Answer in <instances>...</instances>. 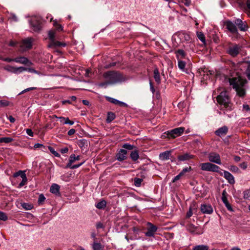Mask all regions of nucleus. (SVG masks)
I'll list each match as a JSON object with an SVG mask.
<instances>
[{
    "mask_svg": "<svg viewBox=\"0 0 250 250\" xmlns=\"http://www.w3.org/2000/svg\"><path fill=\"white\" fill-rule=\"evenodd\" d=\"M7 219L8 218L6 214L2 211H0V220L4 221L7 220Z\"/></svg>",
    "mask_w": 250,
    "mask_h": 250,
    "instance_id": "09e8293b",
    "label": "nucleus"
},
{
    "mask_svg": "<svg viewBox=\"0 0 250 250\" xmlns=\"http://www.w3.org/2000/svg\"><path fill=\"white\" fill-rule=\"evenodd\" d=\"M116 117V115L114 113L112 112H109L107 113V118H106V122L107 123H111L113 120L115 119Z\"/></svg>",
    "mask_w": 250,
    "mask_h": 250,
    "instance_id": "c756f323",
    "label": "nucleus"
},
{
    "mask_svg": "<svg viewBox=\"0 0 250 250\" xmlns=\"http://www.w3.org/2000/svg\"><path fill=\"white\" fill-rule=\"evenodd\" d=\"M246 73L248 78H249V80H250V65H249L248 67Z\"/></svg>",
    "mask_w": 250,
    "mask_h": 250,
    "instance_id": "774afa93",
    "label": "nucleus"
},
{
    "mask_svg": "<svg viewBox=\"0 0 250 250\" xmlns=\"http://www.w3.org/2000/svg\"><path fill=\"white\" fill-rule=\"evenodd\" d=\"M201 211L204 214H210L213 212L212 207L209 204H203L201 205Z\"/></svg>",
    "mask_w": 250,
    "mask_h": 250,
    "instance_id": "9d476101",
    "label": "nucleus"
},
{
    "mask_svg": "<svg viewBox=\"0 0 250 250\" xmlns=\"http://www.w3.org/2000/svg\"><path fill=\"white\" fill-rule=\"evenodd\" d=\"M149 85H150V90L152 91V92L153 93H154L155 90V89H154V88L153 87L152 83L151 80L149 81Z\"/></svg>",
    "mask_w": 250,
    "mask_h": 250,
    "instance_id": "0e129e2a",
    "label": "nucleus"
},
{
    "mask_svg": "<svg viewBox=\"0 0 250 250\" xmlns=\"http://www.w3.org/2000/svg\"><path fill=\"white\" fill-rule=\"evenodd\" d=\"M22 206L27 210H30L32 208V205L25 203L22 205Z\"/></svg>",
    "mask_w": 250,
    "mask_h": 250,
    "instance_id": "864d4df0",
    "label": "nucleus"
},
{
    "mask_svg": "<svg viewBox=\"0 0 250 250\" xmlns=\"http://www.w3.org/2000/svg\"><path fill=\"white\" fill-rule=\"evenodd\" d=\"M122 147L127 150H132L134 147V146L129 144L126 143L124 144Z\"/></svg>",
    "mask_w": 250,
    "mask_h": 250,
    "instance_id": "49530a36",
    "label": "nucleus"
},
{
    "mask_svg": "<svg viewBox=\"0 0 250 250\" xmlns=\"http://www.w3.org/2000/svg\"><path fill=\"white\" fill-rule=\"evenodd\" d=\"M64 124L72 125L74 124V122L70 121L68 118H66L65 121L64 122Z\"/></svg>",
    "mask_w": 250,
    "mask_h": 250,
    "instance_id": "052dcab7",
    "label": "nucleus"
},
{
    "mask_svg": "<svg viewBox=\"0 0 250 250\" xmlns=\"http://www.w3.org/2000/svg\"><path fill=\"white\" fill-rule=\"evenodd\" d=\"M68 152V148L67 147L62 148L61 149V152L62 154L66 153Z\"/></svg>",
    "mask_w": 250,
    "mask_h": 250,
    "instance_id": "69168bd1",
    "label": "nucleus"
},
{
    "mask_svg": "<svg viewBox=\"0 0 250 250\" xmlns=\"http://www.w3.org/2000/svg\"><path fill=\"white\" fill-rule=\"evenodd\" d=\"M13 141V138L11 137H2L0 138V143H9Z\"/></svg>",
    "mask_w": 250,
    "mask_h": 250,
    "instance_id": "4c0bfd02",
    "label": "nucleus"
},
{
    "mask_svg": "<svg viewBox=\"0 0 250 250\" xmlns=\"http://www.w3.org/2000/svg\"><path fill=\"white\" fill-rule=\"evenodd\" d=\"M228 131V128L226 126H223L217 129L216 131V134L221 136L222 135H225Z\"/></svg>",
    "mask_w": 250,
    "mask_h": 250,
    "instance_id": "393cba45",
    "label": "nucleus"
},
{
    "mask_svg": "<svg viewBox=\"0 0 250 250\" xmlns=\"http://www.w3.org/2000/svg\"><path fill=\"white\" fill-rule=\"evenodd\" d=\"M239 167L245 170L248 167V165L246 162H243L239 165Z\"/></svg>",
    "mask_w": 250,
    "mask_h": 250,
    "instance_id": "5fc2aeb1",
    "label": "nucleus"
},
{
    "mask_svg": "<svg viewBox=\"0 0 250 250\" xmlns=\"http://www.w3.org/2000/svg\"><path fill=\"white\" fill-rule=\"evenodd\" d=\"M21 178L22 181L19 184L18 187L21 188L25 185L27 182V177L26 176V174L25 173H22L21 174Z\"/></svg>",
    "mask_w": 250,
    "mask_h": 250,
    "instance_id": "473e14b6",
    "label": "nucleus"
},
{
    "mask_svg": "<svg viewBox=\"0 0 250 250\" xmlns=\"http://www.w3.org/2000/svg\"><path fill=\"white\" fill-rule=\"evenodd\" d=\"M184 130L185 128L183 127L175 128L167 131V135L169 138H176L181 135L183 133Z\"/></svg>",
    "mask_w": 250,
    "mask_h": 250,
    "instance_id": "6e6552de",
    "label": "nucleus"
},
{
    "mask_svg": "<svg viewBox=\"0 0 250 250\" xmlns=\"http://www.w3.org/2000/svg\"><path fill=\"white\" fill-rule=\"evenodd\" d=\"M244 198L245 199H249L250 198V190H247L245 191H244Z\"/></svg>",
    "mask_w": 250,
    "mask_h": 250,
    "instance_id": "8fccbe9b",
    "label": "nucleus"
},
{
    "mask_svg": "<svg viewBox=\"0 0 250 250\" xmlns=\"http://www.w3.org/2000/svg\"><path fill=\"white\" fill-rule=\"evenodd\" d=\"M188 172V167L184 168L183 170L178 174L181 178L186 177L185 173Z\"/></svg>",
    "mask_w": 250,
    "mask_h": 250,
    "instance_id": "3c124183",
    "label": "nucleus"
},
{
    "mask_svg": "<svg viewBox=\"0 0 250 250\" xmlns=\"http://www.w3.org/2000/svg\"><path fill=\"white\" fill-rule=\"evenodd\" d=\"M84 163V162H83L81 163H80L79 164H77V165H71V167H67L66 166V167H69V168H70L71 169H76V168H77L78 167H79L80 166H81L83 163Z\"/></svg>",
    "mask_w": 250,
    "mask_h": 250,
    "instance_id": "603ef678",
    "label": "nucleus"
},
{
    "mask_svg": "<svg viewBox=\"0 0 250 250\" xmlns=\"http://www.w3.org/2000/svg\"><path fill=\"white\" fill-rule=\"evenodd\" d=\"M75 132H76L75 129L72 128L68 131L67 134L69 136H71V135H73L75 133Z\"/></svg>",
    "mask_w": 250,
    "mask_h": 250,
    "instance_id": "680f3d73",
    "label": "nucleus"
},
{
    "mask_svg": "<svg viewBox=\"0 0 250 250\" xmlns=\"http://www.w3.org/2000/svg\"><path fill=\"white\" fill-rule=\"evenodd\" d=\"M66 44L65 42H61L57 41H53L52 42H50L48 45V47L49 48H56L58 47H65Z\"/></svg>",
    "mask_w": 250,
    "mask_h": 250,
    "instance_id": "a211bd4d",
    "label": "nucleus"
},
{
    "mask_svg": "<svg viewBox=\"0 0 250 250\" xmlns=\"http://www.w3.org/2000/svg\"><path fill=\"white\" fill-rule=\"evenodd\" d=\"M190 185L191 186H193V190L194 193L197 194L199 192H201L202 190L203 187L201 184H198L195 181H193L190 183Z\"/></svg>",
    "mask_w": 250,
    "mask_h": 250,
    "instance_id": "dca6fc26",
    "label": "nucleus"
},
{
    "mask_svg": "<svg viewBox=\"0 0 250 250\" xmlns=\"http://www.w3.org/2000/svg\"><path fill=\"white\" fill-rule=\"evenodd\" d=\"M177 60H181L186 56V53L182 49H178L175 52Z\"/></svg>",
    "mask_w": 250,
    "mask_h": 250,
    "instance_id": "cd10ccee",
    "label": "nucleus"
},
{
    "mask_svg": "<svg viewBox=\"0 0 250 250\" xmlns=\"http://www.w3.org/2000/svg\"><path fill=\"white\" fill-rule=\"evenodd\" d=\"M171 151L167 150L159 154V159L162 161H166L170 159Z\"/></svg>",
    "mask_w": 250,
    "mask_h": 250,
    "instance_id": "412c9836",
    "label": "nucleus"
},
{
    "mask_svg": "<svg viewBox=\"0 0 250 250\" xmlns=\"http://www.w3.org/2000/svg\"><path fill=\"white\" fill-rule=\"evenodd\" d=\"M188 231L193 234H201L203 231L202 229L198 227H196L192 225H188Z\"/></svg>",
    "mask_w": 250,
    "mask_h": 250,
    "instance_id": "2eb2a0df",
    "label": "nucleus"
},
{
    "mask_svg": "<svg viewBox=\"0 0 250 250\" xmlns=\"http://www.w3.org/2000/svg\"><path fill=\"white\" fill-rule=\"evenodd\" d=\"M134 185L136 187H140L143 181V179L139 178H135L134 179Z\"/></svg>",
    "mask_w": 250,
    "mask_h": 250,
    "instance_id": "37998d69",
    "label": "nucleus"
},
{
    "mask_svg": "<svg viewBox=\"0 0 250 250\" xmlns=\"http://www.w3.org/2000/svg\"><path fill=\"white\" fill-rule=\"evenodd\" d=\"M33 41L34 40L32 38H27L23 40L20 44V47L23 51L31 48Z\"/></svg>",
    "mask_w": 250,
    "mask_h": 250,
    "instance_id": "0eeeda50",
    "label": "nucleus"
},
{
    "mask_svg": "<svg viewBox=\"0 0 250 250\" xmlns=\"http://www.w3.org/2000/svg\"><path fill=\"white\" fill-rule=\"evenodd\" d=\"M17 44H18L17 42L11 40L9 42L8 45L10 46L14 47V46H16Z\"/></svg>",
    "mask_w": 250,
    "mask_h": 250,
    "instance_id": "13d9d810",
    "label": "nucleus"
},
{
    "mask_svg": "<svg viewBox=\"0 0 250 250\" xmlns=\"http://www.w3.org/2000/svg\"><path fill=\"white\" fill-rule=\"evenodd\" d=\"M213 72L212 71L208 70L206 69V70H203V74L201 73V75H203V79L204 81H206L208 79H210V76L213 75Z\"/></svg>",
    "mask_w": 250,
    "mask_h": 250,
    "instance_id": "5701e85b",
    "label": "nucleus"
},
{
    "mask_svg": "<svg viewBox=\"0 0 250 250\" xmlns=\"http://www.w3.org/2000/svg\"><path fill=\"white\" fill-rule=\"evenodd\" d=\"M47 147H48V150L50 151V152L52 154H53L55 157H60V155L59 154V153H58L57 151H56L52 147H51L50 146H48Z\"/></svg>",
    "mask_w": 250,
    "mask_h": 250,
    "instance_id": "a19ab883",
    "label": "nucleus"
},
{
    "mask_svg": "<svg viewBox=\"0 0 250 250\" xmlns=\"http://www.w3.org/2000/svg\"><path fill=\"white\" fill-rule=\"evenodd\" d=\"M92 248L93 250H102L104 249V246L101 243L94 241L92 244Z\"/></svg>",
    "mask_w": 250,
    "mask_h": 250,
    "instance_id": "c85d7f7f",
    "label": "nucleus"
},
{
    "mask_svg": "<svg viewBox=\"0 0 250 250\" xmlns=\"http://www.w3.org/2000/svg\"><path fill=\"white\" fill-rule=\"evenodd\" d=\"M223 176L230 184H234L235 183L234 177L230 172L224 171L223 172Z\"/></svg>",
    "mask_w": 250,
    "mask_h": 250,
    "instance_id": "6ab92c4d",
    "label": "nucleus"
},
{
    "mask_svg": "<svg viewBox=\"0 0 250 250\" xmlns=\"http://www.w3.org/2000/svg\"><path fill=\"white\" fill-rule=\"evenodd\" d=\"M29 23L31 28L33 31L38 32L41 30V20L39 17H33L30 21Z\"/></svg>",
    "mask_w": 250,
    "mask_h": 250,
    "instance_id": "20e7f679",
    "label": "nucleus"
},
{
    "mask_svg": "<svg viewBox=\"0 0 250 250\" xmlns=\"http://www.w3.org/2000/svg\"><path fill=\"white\" fill-rule=\"evenodd\" d=\"M4 70H5L9 72H11V73H15V74L20 73H21V72H22L24 71H26L27 70V68L24 67L20 66V67H14V66H11L9 65H7L5 66L4 67Z\"/></svg>",
    "mask_w": 250,
    "mask_h": 250,
    "instance_id": "1a4fd4ad",
    "label": "nucleus"
},
{
    "mask_svg": "<svg viewBox=\"0 0 250 250\" xmlns=\"http://www.w3.org/2000/svg\"><path fill=\"white\" fill-rule=\"evenodd\" d=\"M217 102L227 110L231 109V104L230 103L229 99L226 91H222L220 94L217 96Z\"/></svg>",
    "mask_w": 250,
    "mask_h": 250,
    "instance_id": "7ed1b4c3",
    "label": "nucleus"
},
{
    "mask_svg": "<svg viewBox=\"0 0 250 250\" xmlns=\"http://www.w3.org/2000/svg\"><path fill=\"white\" fill-rule=\"evenodd\" d=\"M240 49V46L237 44H235L229 47L228 53L231 56L235 57L239 54Z\"/></svg>",
    "mask_w": 250,
    "mask_h": 250,
    "instance_id": "9b49d317",
    "label": "nucleus"
},
{
    "mask_svg": "<svg viewBox=\"0 0 250 250\" xmlns=\"http://www.w3.org/2000/svg\"><path fill=\"white\" fill-rule=\"evenodd\" d=\"M179 3L180 6L183 11L186 12L187 9L184 6H188V0H177Z\"/></svg>",
    "mask_w": 250,
    "mask_h": 250,
    "instance_id": "2f4dec72",
    "label": "nucleus"
},
{
    "mask_svg": "<svg viewBox=\"0 0 250 250\" xmlns=\"http://www.w3.org/2000/svg\"><path fill=\"white\" fill-rule=\"evenodd\" d=\"M14 62L23 64L31 63L29 60L27 58L24 57H19L14 58Z\"/></svg>",
    "mask_w": 250,
    "mask_h": 250,
    "instance_id": "aec40b11",
    "label": "nucleus"
},
{
    "mask_svg": "<svg viewBox=\"0 0 250 250\" xmlns=\"http://www.w3.org/2000/svg\"><path fill=\"white\" fill-rule=\"evenodd\" d=\"M78 145L80 147H85L87 146V141L85 139H82L78 141Z\"/></svg>",
    "mask_w": 250,
    "mask_h": 250,
    "instance_id": "e433bc0d",
    "label": "nucleus"
},
{
    "mask_svg": "<svg viewBox=\"0 0 250 250\" xmlns=\"http://www.w3.org/2000/svg\"><path fill=\"white\" fill-rule=\"evenodd\" d=\"M229 82L230 85H232L233 88L235 89L238 95L241 97L245 95V90L244 86L247 82L246 80L243 79L240 76H238L237 77L229 79Z\"/></svg>",
    "mask_w": 250,
    "mask_h": 250,
    "instance_id": "f03ea898",
    "label": "nucleus"
},
{
    "mask_svg": "<svg viewBox=\"0 0 250 250\" xmlns=\"http://www.w3.org/2000/svg\"><path fill=\"white\" fill-rule=\"evenodd\" d=\"M197 36L199 39L203 42H205V38L204 34L201 32H197Z\"/></svg>",
    "mask_w": 250,
    "mask_h": 250,
    "instance_id": "de8ad7c7",
    "label": "nucleus"
},
{
    "mask_svg": "<svg viewBox=\"0 0 250 250\" xmlns=\"http://www.w3.org/2000/svg\"><path fill=\"white\" fill-rule=\"evenodd\" d=\"M103 77L105 81L99 84V86L106 88L108 85L122 83L125 78L120 72L115 71H109L104 73Z\"/></svg>",
    "mask_w": 250,
    "mask_h": 250,
    "instance_id": "f257e3e1",
    "label": "nucleus"
},
{
    "mask_svg": "<svg viewBox=\"0 0 250 250\" xmlns=\"http://www.w3.org/2000/svg\"><path fill=\"white\" fill-rule=\"evenodd\" d=\"M26 132L30 136H31V137L33 136L34 133L31 129H29V128L26 129Z\"/></svg>",
    "mask_w": 250,
    "mask_h": 250,
    "instance_id": "bf43d9fd",
    "label": "nucleus"
},
{
    "mask_svg": "<svg viewBox=\"0 0 250 250\" xmlns=\"http://www.w3.org/2000/svg\"><path fill=\"white\" fill-rule=\"evenodd\" d=\"M229 170H230L231 172L236 173H240L241 171L239 168L235 166L231 165L229 167Z\"/></svg>",
    "mask_w": 250,
    "mask_h": 250,
    "instance_id": "f704fd0d",
    "label": "nucleus"
},
{
    "mask_svg": "<svg viewBox=\"0 0 250 250\" xmlns=\"http://www.w3.org/2000/svg\"><path fill=\"white\" fill-rule=\"evenodd\" d=\"M118 105L121 107H127L128 106V105L126 103H124L123 102L120 101L119 102V104Z\"/></svg>",
    "mask_w": 250,
    "mask_h": 250,
    "instance_id": "338daca9",
    "label": "nucleus"
},
{
    "mask_svg": "<svg viewBox=\"0 0 250 250\" xmlns=\"http://www.w3.org/2000/svg\"><path fill=\"white\" fill-rule=\"evenodd\" d=\"M186 65V62L183 61L181 60H178V66L179 68L182 71H185V66Z\"/></svg>",
    "mask_w": 250,
    "mask_h": 250,
    "instance_id": "7c9ffc66",
    "label": "nucleus"
},
{
    "mask_svg": "<svg viewBox=\"0 0 250 250\" xmlns=\"http://www.w3.org/2000/svg\"><path fill=\"white\" fill-rule=\"evenodd\" d=\"M193 250H209V249L208 246L202 245L194 247Z\"/></svg>",
    "mask_w": 250,
    "mask_h": 250,
    "instance_id": "c9c22d12",
    "label": "nucleus"
},
{
    "mask_svg": "<svg viewBox=\"0 0 250 250\" xmlns=\"http://www.w3.org/2000/svg\"><path fill=\"white\" fill-rule=\"evenodd\" d=\"M80 156H76L75 154H71L69 157V162L67 164V167H71V165L76 160H79Z\"/></svg>",
    "mask_w": 250,
    "mask_h": 250,
    "instance_id": "b1692460",
    "label": "nucleus"
},
{
    "mask_svg": "<svg viewBox=\"0 0 250 250\" xmlns=\"http://www.w3.org/2000/svg\"><path fill=\"white\" fill-rule=\"evenodd\" d=\"M54 26H56V29L58 30H62V27L61 25L57 24L56 21H54L53 23Z\"/></svg>",
    "mask_w": 250,
    "mask_h": 250,
    "instance_id": "6e6d98bb",
    "label": "nucleus"
},
{
    "mask_svg": "<svg viewBox=\"0 0 250 250\" xmlns=\"http://www.w3.org/2000/svg\"><path fill=\"white\" fill-rule=\"evenodd\" d=\"M202 170L205 171L219 172V167L210 163H205L201 164Z\"/></svg>",
    "mask_w": 250,
    "mask_h": 250,
    "instance_id": "39448f33",
    "label": "nucleus"
},
{
    "mask_svg": "<svg viewBox=\"0 0 250 250\" xmlns=\"http://www.w3.org/2000/svg\"><path fill=\"white\" fill-rule=\"evenodd\" d=\"M208 159L210 162L217 164L220 165L221 164L220 156L216 153H210L208 155Z\"/></svg>",
    "mask_w": 250,
    "mask_h": 250,
    "instance_id": "f8f14e48",
    "label": "nucleus"
},
{
    "mask_svg": "<svg viewBox=\"0 0 250 250\" xmlns=\"http://www.w3.org/2000/svg\"><path fill=\"white\" fill-rule=\"evenodd\" d=\"M60 188V187L59 185L57 184H53L50 187V192L55 194L56 196H61Z\"/></svg>",
    "mask_w": 250,
    "mask_h": 250,
    "instance_id": "f3484780",
    "label": "nucleus"
},
{
    "mask_svg": "<svg viewBox=\"0 0 250 250\" xmlns=\"http://www.w3.org/2000/svg\"><path fill=\"white\" fill-rule=\"evenodd\" d=\"M188 159V153H186L183 155L178 156V160L179 161H184Z\"/></svg>",
    "mask_w": 250,
    "mask_h": 250,
    "instance_id": "79ce46f5",
    "label": "nucleus"
},
{
    "mask_svg": "<svg viewBox=\"0 0 250 250\" xmlns=\"http://www.w3.org/2000/svg\"><path fill=\"white\" fill-rule=\"evenodd\" d=\"M147 231L145 232V235L147 237H153L158 230V228L150 222L146 223Z\"/></svg>",
    "mask_w": 250,
    "mask_h": 250,
    "instance_id": "423d86ee",
    "label": "nucleus"
},
{
    "mask_svg": "<svg viewBox=\"0 0 250 250\" xmlns=\"http://www.w3.org/2000/svg\"><path fill=\"white\" fill-rule=\"evenodd\" d=\"M22 173H25V171L20 170V171H19L18 172H16L15 173H14L13 176L14 177H18V176L20 175L21 177V174H22Z\"/></svg>",
    "mask_w": 250,
    "mask_h": 250,
    "instance_id": "4d7b16f0",
    "label": "nucleus"
},
{
    "mask_svg": "<svg viewBox=\"0 0 250 250\" xmlns=\"http://www.w3.org/2000/svg\"><path fill=\"white\" fill-rule=\"evenodd\" d=\"M48 38L50 40V42H52L53 41L55 40V31L53 30H50L48 32Z\"/></svg>",
    "mask_w": 250,
    "mask_h": 250,
    "instance_id": "58836bf2",
    "label": "nucleus"
},
{
    "mask_svg": "<svg viewBox=\"0 0 250 250\" xmlns=\"http://www.w3.org/2000/svg\"><path fill=\"white\" fill-rule=\"evenodd\" d=\"M130 157L133 162H136L139 158V152L137 150L132 151L130 154Z\"/></svg>",
    "mask_w": 250,
    "mask_h": 250,
    "instance_id": "bb28decb",
    "label": "nucleus"
},
{
    "mask_svg": "<svg viewBox=\"0 0 250 250\" xmlns=\"http://www.w3.org/2000/svg\"><path fill=\"white\" fill-rule=\"evenodd\" d=\"M222 200L224 204H225V203L228 202L227 197V192L225 190L223 191L222 193Z\"/></svg>",
    "mask_w": 250,
    "mask_h": 250,
    "instance_id": "c03bdc74",
    "label": "nucleus"
},
{
    "mask_svg": "<svg viewBox=\"0 0 250 250\" xmlns=\"http://www.w3.org/2000/svg\"><path fill=\"white\" fill-rule=\"evenodd\" d=\"M106 100L111 103H112L116 105H118L119 104L120 102V101L118 100L109 97H107Z\"/></svg>",
    "mask_w": 250,
    "mask_h": 250,
    "instance_id": "ea45409f",
    "label": "nucleus"
},
{
    "mask_svg": "<svg viewBox=\"0 0 250 250\" xmlns=\"http://www.w3.org/2000/svg\"><path fill=\"white\" fill-rule=\"evenodd\" d=\"M235 24H236L242 31H245L248 29V27L245 25L243 21L239 19H236L235 21Z\"/></svg>",
    "mask_w": 250,
    "mask_h": 250,
    "instance_id": "4be33fe9",
    "label": "nucleus"
},
{
    "mask_svg": "<svg viewBox=\"0 0 250 250\" xmlns=\"http://www.w3.org/2000/svg\"><path fill=\"white\" fill-rule=\"evenodd\" d=\"M225 24L228 30H229L231 33L233 34H236L237 33V29L235 23L230 21H226Z\"/></svg>",
    "mask_w": 250,
    "mask_h": 250,
    "instance_id": "ddd939ff",
    "label": "nucleus"
},
{
    "mask_svg": "<svg viewBox=\"0 0 250 250\" xmlns=\"http://www.w3.org/2000/svg\"><path fill=\"white\" fill-rule=\"evenodd\" d=\"M154 78L156 83L159 84L161 83V77L159 69L157 67L155 68L154 70Z\"/></svg>",
    "mask_w": 250,
    "mask_h": 250,
    "instance_id": "a878e982",
    "label": "nucleus"
},
{
    "mask_svg": "<svg viewBox=\"0 0 250 250\" xmlns=\"http://www.w3.org/2000/svg\"><path fill=\"white\" fill-rule=\"evenodd\" d=\"M45 200V198L43 194H41L39 195V198H38V204L40 205L42 204L43 202Z\"/></svg>",
    "mask_w": 250,
    "mask_h": 250,
    "instance_id": "a18cd8bd",
    "label": "nucleus"
},
{
    "mask_svg": "<svg viewBox=\"0 0 250 250\" xmlns=\"http://www.w3.org/2000/svg\"><path fill=\"white\" fill-rule=\"evenodd\" d=\"M106 202L104 200H102L98 202L96 205V207L98 209H103L106 206Z\"/></svg>",
    "mask_w": 250,
    "mask_h": 250,
    "instance_id": "72a5a7b5",
    "label": "nucleus"
},
{
    "mask_svg": "<svg viewBox=\"0 0 250 250\" xmlns=\"http://www.w3.org/2000/svg\"><path fill=\"white\" fill-rule=\"evenodd\" d=\"M225 205L229 210H230V211L233 210L232 208H231L230 205L229 204V202L225 203Z\"/></svg>",
    "mask_w": 250,
    "mask_h": 250,
    "instance_id": "e2e57ef3",
    "label": "nucleus"
},
{
    "mask_svg": "<svg viewBox=\"0 0 250 250\" xmlns=\"http://www.w3.org/2000/svg\"><path fill=\"white\" fill-rule=\"evenodd\" d=\"M127 151L124 149H121L116 154V159L119 161H123L125 160L126 157Z\"/></svg>",
    "mask_w": 250,
    "mask_h": 250,
    "instance_id": "4468645a",
    "label": "nucleus"
}]
</instances>
